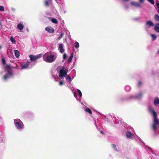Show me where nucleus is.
Segmentation results:
<instances>
[{
  "instance_id": "nucleus-3",
  "label": "nucleus",
  "mask_w": 159,
  "mask_h": 159,
  "mask_svg": "<svg viewBox=\"0 0 159 159\" xmlns=\"http://www.w3.org/2000/svg\"><path fill=\"white\" fill-rule=\"evenodd\" d=\"M15 121L16 122L15 123V125L17 129H21L23 128V124L20 119H16L15 120Z\"/></svg>"
},
{
  "instance_id": "nucleus-21",
  "label": "nucleus",
  "mask_w": 159,
  "mask_h": 159,
  "mask_svg": "<svg viewBox=\"0 0 159 159\" xmlns=\"http://www.w3.org/2000/svg\"><path fill=\"white\" fill-rule=\"evenodd\" d=\"M85 111L89 112L90 114H92V112L91 110L89 108H87L85 109Z\"/></svg>"
},
{
  "instance_id": "nucleus-41",
  "label": "nucleus",
  "mask_w": 159,
  "mask_h": 159,
  "mask_svg": "<svg viewBox=\"0 0 159 159\" xmlns=\"http://www.w3.org/2000/svg\"><path fill=\"white\" fill-rule=\"evenodd\" d=\"M157 53L159 54V49H158V50L157 51Z\"/></svg>"
},
{
  "instance_id": "nucleus-34",
  "label": "nucleus",
  "mask_w": 159,
  "mask_h": 159,
  "mask_svg": "<svg viewBox=\"0 0 159 159\" xmlns=\"http://www.w3.org/2000/svg\"><path fill=\"white\" fill-rule=\"evenodd\" d=\"M142 95H143L142 93H140L137 96V98H140L142 96Z\"/></svg>"
},
{
  "instance_id": "nucleus-39",
  "label": "nucleus",
  "mask_w": 159,
  "mask_h": 159,
  "mask_svg": "<svg viewBox=\"0 0 159 159\" xmlns=\"http://www.w3.org/2000/svg\"><path fill=\"white\" fill-rule=\"evenodd\" d=\"M62 38V36H60V37H59L58 38H57V39L59 40L61 38Z\"/></svg>"
},
{
  "instance_id": "nucleus-18",
  "label": "nucleus",
  "mask_w": 159,
  "mask_h": 159,
  "mask_svg": "<svg viewBox=\"0 0 159 159\" xmlns=\"http://www.w3.org/2000/svg\"><path fill=\"white\" fill-rule=\"evenodd\" d=\"M10 76H11L8 73L7 74H5L3 77L4 80H6L7 78L9 77Z\"/></svg>"
},
{
  "instance_id": "nucleus-45",
  "label": "nucleus",
  "mask_w": 159,
  "mask_h": 159,
  "mask_svg": "<svg viewBox=\"0 0 159 159\" xmlns=\"http://www.w3.org/2000/svg\"><path fill=\"white\" fill-rule=\"evenodd\" d=\"M1 48V47L0 46V49Z\"/></svg>"
},
{
  "instance_id": "nucleus-10",
  "label": "nucleus",
  "mask_w": 159,
  "mask_h": 159,
  "mask_svg": "<svg viewBox=\"0 0 159 159\" xmlns=\"http://www.w3.org/2000/svg\"><path fill=\"white\" fill-rule=\"evenodd\" d=\"M59 48L60 50V52L61 53H63L64 52L63 44L62 43L60 44L59 45Z\"/></svg>"
},
{
  "instance_id": "nucleus-16",
  "label": "nucleus",
  "mask_w": 159,
  "mask_h": 159,
  "mask_svg": "<svg viewBox=\"0 0 159 159\" xmlns=\"http://www.w3.org/2000/svg\"><path fill=\"white\" fill-rule=\"evenodd\" d=\"M17 27L18 29L20 30H23L24 28V26L22 25L20 23L18 24L17 25Z\"/></svg>"
},
{
  "instance_id": "nucleus-5",
  "label": "nucleus",
  "mask_w": 159,
  "mask_h": 159,
  "mask_svg": "<svg viewBox=\"0 0 159 159\" xmlns=\"http://www.w3.org/2000/svg\"><path fill=\"white\" fill-rule=\"evenodd\" d=\"M55 59L54 55H50L47 56L45 61L51 63L53 62Z\"/></svg>"
},
{
  "instance_id": "nucleus-38",
  "label": "nucleus",
  "mask_w": 159,
  "mask_h": 159,
  "mask_svg": "<svg viewBox=\"0 0 159 159\" xmlns=\"http://www.w3.org/2000/svg\"><path fill=\"white\" fill-rule=\"evenodd\" d=\"M74 95L75 98L77 97L76 94L75 93H74Z\"/></svg>"
},
{
  "instance_id": "nucleus-32",
  "label": "nucleus",
  "mask_w": 159,
  "mask_h": 159,
  "mask_svg": "<svg viewBox=\"0 0 159 159\" xmlns=\"http://www.w3.org/2000/svg\"><path fill=\"white\" fill-rule=\"evenodd\" d=\"M45 4L48 7L49 6V2L48 1H46L45 2Z\"/></svg>"
},
{
  "instance_id": "nucleus-1",
  "label": "nucleus",
  "mask_w": 159,
  "mask_h": 159,
  "mask_svg": "<svg viewBox=\"0 0 159 159\" xmlns=\"http://www.w3.org/2000/svg\"><path fill=\"white\" fill-rule=\"evenodd\" d=\"M148 109L150 113L152 114L153 117V123L152 125V127L153 130L155 131L157 129V125H158L159 127V121L158 120L157 114L152 106H149Z\"/></svg>"
},
{
  "instance_id": "nucleus-44",
  "label": "nucleus",
  "mask_w": 159,
  "mask_h": 159,
  "mask_svg": "<svg viewBox=\"0 0 159 159\" xmlns=\"http://www.w3.org/2000/svg\"><path fill=\"white\" fill-rule=\"evenodd\" d=\"M45 57V55H44V56H43V57L44 58Z\"/></svg>"
},
{
  "instance_id": "nucleus-7",
  "label": "nucleus",
  "mask_w": 159,
  "mask_h": 159,
  "mask_svg": "<svg viewBox=\"0 0 159 159\" xmlns=\"http://www.w3.org/2000/svg\"><path fill=\"white\" fill-rule=\"evenodd\" d=\"M30 62L27 61L26 63L20 65L21 69H27L28 68L29 66Z\"/></svg>"
},
{
  "instance_id": "nucleus-40",
  "label": "nucleus",
  "mask_w": 159,
  "mask_h": 159,
  "mask_svg": "<svg viewBox=\"0 0 159 159\" xmlns=\"http://www.w3.org/2000/svg\"><path fill=\"white\" fill-rule=\"evenodd\" d=\"M100 132H101V133H102V134H104V133H103V131H102V130Z\"/></svg>"
},
{
  "instance_id": "nucleus-12",
  "label": "nucleus",
  "mask_w": 159,
  "mask_h": 159,
  "mask_svg": "<svg viewBox=\"0 0 159 159\" xmlns=\"http://www.w3.org/2000/svg\"><path fill=\"white\" fill-rule=\"evenodd\" d=\"M131 5L134 6L136 7H141V5L139 3H136L134 2H132L131 3Z\"/></svg>"
},
{
  "instance_id": "nucleus-6",
  "label": "nucleus",
  "mask_w": 159,
  "mask_h": 159,
  "mask_svg": "<svg viewBox=\"0 0 159 159\" xmlns=\"http://www.w3.org/2000/svg\"><path fill=\"white\" fill-rule=\"evenodd\" d=\"M16 67H13L11 66L10 65H7L5 67V70L7 71V73L11 76H12V74L11 72V70L12 68H16L17 67V65L15 64Z\"/></svg>"
},
{
  "instance_id": "nucleus-24",
  "label": "nucleus",
  "mask_w": 159,
  "mask_h": 159,
  "mask_svg": "<svg viewBox=\"0 0 159 159\" xmlns=\"http://www.w3.org/2000/svg\"><path fill=\"white\" fill-rule=\"evenodd\" d=\"M75 47L76 48H79V44L77 42H76L75 43Z\"/></svg>"
},
{
  "instance_id": "nucleus-23",
  "label": "nucleus",
  "mask_w": 159,
  "mask_h": 159,
  "mask_svg": "<svg viewBox=\"0 0 159 159\" xmlns=\"http://www.w3.org/2000/svg\"><path fill=\"white\" fill-rule=\"evenodd\" d=\"M10 40L12 43H16V41L14 39V38L13 37H11L10 38Z\"/></svg>"
},
{
  "instance_id": "nucleus-28",
  "label": "nucleus",
  "mask_w": 159,
  "mask_h": 159,
  "mask_svg": "<svg viewBox=\"0 0 159 159\" xmlns=\"http://www.w3.org/2000/svg\"><path fill=\"white\" fill-rule=\"evenodd\" d=\"M152 5L154 4V2L153 0H147Z\"/></svg>"
},
{
  "instance_id": "nucleus-17",
  "label": "nucleus",
  "mask_w": 159,
  "mask_h": 159,
  "mask_svg": "<svg viewBox=\"0 0 159 159\" xmlns=\"http://www.w3.org/2000/svg\"><path fill=\"white\" fill-rule=\"evenodd\" d=\"M15 55L16 57L18 58L20 56V53L19 51L17 50H15Z\"/></svg>"
},
{
  "instance_id": "nucleus-25",
  "label": "nucleus",
  "mask_w": 159,
  "mask_h": 159,
  "mask_svg": "<svg viewBox=\"0 0 159 159\" xmlns=\"http://www.w3.org/2000/svg\"><path fill=\"white\" fill-rule=\"evenodd\" d=\"M2 62L4 65H5L6 64V61L4 58L2 59Z\"/></svg>"
},
{
  "instance_id": "nucleus-8",
  "label": "nucleus",
  "mask_w": 159,
  "mask_h": 159,
  "mask_svg": "<svg viewBox=\"0 0 159 159\" xmlns=\"http://www.w3.org/2000/svg\"><path fill=\"white\" fill-rule=\"evenodd\" d=\"M45 29L46 31L50 33H53L54 32V30L51 27H46Z\"/></svg>"
},
{
  "instance_id": "nucleus-22",
  "label": "nucleus",
  "mask_w": 159,
  "mask_h": 159,
  "mask_svg": "<svg viewBox=\"0 0 159 159\" xmlns=\"http://www.w3.org/2000/svg\"><path fill=\"white\" fill-rule=\"evenodd\" d=\"M151 36L152 38V40H156L157 39V36L155 34H151Z\"/></svg>"
},
{
  "instance_id": "nucleus-2",
  "label": "nucleus",
  "mask_w": 159,
  "mask_h": 159,
  "mask_svg": "<svg viewBox=\"0 0 159 159\" xmlns=\"http://www.w3.org/2000/svg\"><path fill=\"white\" fill-rule=\"evenodd\" d=\"M64 68V66H58L57 68V72L59 73V76L60 78H62L64 76L67 75V73L68 71V69L66 68L64 69L63 68Z\"/></svg>"
},
{
  "instance_id": "nucleus-33",
  "label": "nucleus",
  "mask_w": 159,
  "mask_h": 159,
  "mask_svg": "<svg viewBox=\"0 0 159 159\" xmlns=\"http://www.w3.org/2000/svg\"><path fill=\"white\" fill-rule=\"evenodd\" d=\"M67 55L66 53H64L63 56V58L64 59H65L66 58Z\"/></svg>"
},
{
  "instance_id": "nucleus-37",
  "label": "nucleus",
  "mask_w": 159,
  "mask_h": 159,
  "mask_svg": "<svg viewBox=\"0 0 159 159\" xmlns=\"http://www.w3.org/2000/svg\"><path fill=\"white\" fill-rule=\"evenodd\" d=\"M144 1V0H139V2L140 3H143Z\"/></svg>"
},
{
  "instance_id": "nucleus-31",
  "label": "nucleus",
  "mask_w": 159,
  "mask_h": 159,
  "mask_svg": "<svg viewBox=\"0 0 159 159\" xmlns=\"http://www.w3.org/2000/svg\"><path fill=\"white\" fill-rule=\"evenodd\" d=\"M77 91H78L79 95H80V97L82 96V93H81V91L79 89H77Z\"/></svg>"
},
{
  "instance_id": "nucleus-13",
  "label": "nucleus",
  "mask_w": 159,
  "mask_h": 159,
  "mask_svg": "<svg viewBox=\"0 0 159 159\" xmlns=\"http://www.w3.org/2000/svg\"><path fill=\"white\" fill-rule=\"evenodd\" d=\"M127 137L129 139H131L132 138V134L130 132L127 131L126 133Z\"/></svg>"
},
{
  "instance_id": "nucleus-43",
  "label": "nucleus",
  "mask_w": 159,
  "mask_h": 159,
  "mask_svg": "<svg viewBox=\"0 0 159 159\" xmlns=\"http://www.w3.org/2000/svg\"><path fill=\"white\" fill-rule=\"evenodd\" d=\"M61 36H62H62H63V34H61Z\"/></svg>"
},
{
  "instance_id": "nucleus-36",
  "label": "nucleus",
  "mask_w": 159,
  "mask_h": 159,
  "mask_svg": "<svg viewBox=\"0 0 159 159\" xmlns=\"http://www.w3.org/2000/svg\"><path fill=\"white\" fill-rule=\"evenodd\" d=\"M142 84V82L141 81H139L138 83V84L139 86H140Z\"/></svg>"
},
{
  "instance_id": "nucleus-4",
  "label": "nucleus",
  "mask_w": 159,
  "mask_h": 159,
  "mask_svg": "<svg viewBox=\"0 0 159 159\" xmlns=\"http://www.w3.org/2000/svg\"><path fill=\"white\" fill-rule=\"evenodd\" d=\"M29 56L30 58V60L31 61L35 62L37 60L40 58L42 57V55L41 54H39L35 56H34L33 55H30Z\"/></svg>"
},
{
  "instance_id": "nucleus-35",
  "label": "nucleus",
  "mask_w": 159,
  "mask_h": 159,
  "mask_svg": "<svg viewBox=\"0 0 159 159\" xmlns=\"http://www.w3.org/2000/svg\"><path fill=\"white\" fill-rule=\"evenodd\" d=\"M63 81H61L60 82L59 84L60 85H63Z\"/></svg>"
},
{
  "instance_id": "nucleus-19",
  "label": "nucleus",
  "mask_w": 159,
  "mask_h": 159,
  "mask_svg": "<svg viewBox=\"0 0 159 159\" xmlns=\"http://www.w3.org/2000/svg\"><path fill=\"white\" fill-rule=\"evenodd\" d=\"M154 19L157 21L159 22V15L157 14H156L154 15Z\"/></svg>"
},
{
  "instance_id": "nucleus-9",
  "label": "nucleus",
  "mask_w": 159,
  "mask_h": 159,
  "mask_svg": "<svg viewBox=\"0 0 159 159\" xmlns=\"http://www.w3.org/2000/svg\"><path fill=\"white\" fill-rule=\"evenodd\" d=\"M146 26L150 27L153 26L154 24L152 21L149 20L146 22Z\"/></svg>"
},
{
  "instance_id": "nucleus-11",
  "label": "nucleus",
  "mask_w": 159,
  "mask_h": 159,
  "mask_svg": "<svg viewBox=\"0 0 159 159\" xmlns=\"http://www.w3.org/2000/svg\"><path fill=\"white\" fill-rule=\"evenodd\" d=\"M154 30L157 32L159 33V24H156L154 28Z\"/></svg>"
},
{
  "instance_id": "nucleus-26",
  "label": "nucleus",
  "mask_w": 159,
  "mask_h": 159,
  "mask_svg": "<svg viewBox=\"0 0 159 159\" xmlns=\"http://www.w3.org/2000/svg\"><path fill=\"white\" fill-rule=\"evenodd\" d=\"M156 6L157 7L159 8V1H156Z\"/></svg>"
},
{
  "instance_id": "nucleus-20",
  "label": "nucleus",
  "mask_w": 159,
  "mask_h": 159,
  "mask_svg": "<svg viewBox=\"0 0 159 159\" xmlns=\"http://www.w3.org/2000/svg\"><path fill=\"white\" fill-rule=\"evenodd\" d=\"M73 54H71V55H70V57H69V58L68 59V63H70L71 62V61H72V58L73 57Z\"/></svg>"
},
{
  "instance_id": "nucleus-42",
  "label": "nucleus",
  "mask_w": 159,
  "mask_h": 159,
  "mask_svg": "<svg viewBox=\"0 0 159 159\" xmlns=\"http://www.w3.org/2000/svg\"><path fill=\"white\" fill-rule=\"evenodd\" d=\"M157 11L158 13L159 14V9H158L157 10Z\"/></svg>"
},
{
  "instance_id": "nucleus-14",
  "label": "nucleus",
  "mask_w": 159,
  "mask_h": 159,
  "mask_svg": "<svg viewBox=\"0 0 159 159\" xmlns=\"http://www.w3.org/2000/svg\"><path fill=\"white\" fill-rule=\"evenodd\" d=\"M49 19L51 20V21L53 23L55 24H57L58 23V21L56 19L54 18H52L51 17H49Z\"/></svg>"
},
{
  "instance_id": "nucleus-30",
  "label": "nucleus",
  "mask_w": 159,
  "mask_h": 159,
  "mask_svg": "<svg viewBox=\"0 0 159 159\" xmlns=\"http://www.w3.org/2000/svg\"><path fill=\"white\" fill-rule=\"evenodd\" d=\"M66 79L68 80L69 82H70L71 80V79L70 76L68 75L66 77Z\"/></svg>"
},
{
  "instance_id": "nucleus-29",
  "label": "nucleus",
  "mask_w": 159,
  "mask_h": 159,
  "mask_svg": "<svg viewBox=\"0 0 159 159\" xmlns=\"http://www.w3.org/2000/svg\"><path fill=\"white\" fill-rule=\"evenodd\" d=\"M112 146L113 148H114L115 150L117 151V150L116 148V145L114 144H112Z\"/></svg>"
},
{
  "instance_id": "nucleus-27",
  "label": "nucleus",
  "mask_w": 159,
  "mask_h": 159,
  "mask_svg": "<svg viewBox=\"0 0 159 159\" xmlns=\"http://www.w3.org/2000/svg\"><path fill=\"white\" fill-rule=\"evenodd\" d=\"M0 11H4V8L3 6H0Z\"/></svg>"
},
{
  "instance_id": "nucleus-15",
  "label": "nucleus",
  "mask_w": 159,
  "mask_h": 159,
  "mask_svg": "<svg viewBox=\"0 0 159 159\" xmlns=\"http://www.w3.org/2000/svg\"><path fill=\"white\" fill-rule=\"evenodd\" d=\"M154 104L155 105L159 104V99L157 98H155L154 101Z\"/></svg>"
}]
</instances>
